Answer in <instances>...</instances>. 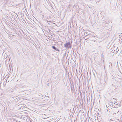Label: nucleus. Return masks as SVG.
Returning a JSON list of instances; mask_svg holds the SVG:
<instances>
[{
    "label": "nucleus",
    "instance_id": "1",
    "mask_svg": "<svg viewBox=\"0 0 122 122\" xmlns=\"http://www.w3.org/2000/svg\"><path fill=\"white\" fill-rule=\"evenodd\" d=\"M70 44V43H67L66 44L64 45V46L65 47H67L68 46V45H69Z\"/></svg>",
    "mask_w": 122,
    "mask_h": 122
},
{
    "label": "nucleus",
    "instance_id": "2",
    "mask_svg": "<svg viewBox=\"0 0 122 122\" xmlns=\"http://www.w3.org/2000/svg\"><path fill=\"white\" fill-rule=\"evenodd\" d=\"M52 47L55 50H56V48L54 46H52Z\"/></svg>",
    "mask_w": 122,
    "mask_h": 122
}]
</instances>
